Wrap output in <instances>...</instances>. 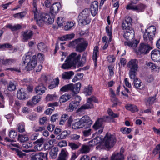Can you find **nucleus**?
<instances>
[{"instance_id":"f257e3e1","label":"nucleus","mask_w":160,"mask_h":160,"mask_svg":"<svg viewBox=\"0 0 160 160\" xmlns=\"http://www.w3.org/2000/svg\"><path fill=\"white\" fill-rule=\"evenodd\" d=\"M77 54L72 52L70 54L65 61L61 67L63 69H75L76 68H79L83 65L86 61V56L83 55L81 60H79L81 57L80 54L76 56Z\"/></svg>"},{"instance_id":"f03ea898","label":"nucleus","mask_w":160,"mask_h":160,"mask_svg":"<svg viewBox=\"0 0 160 160\" xmlns=\"http://www.w3.org/2000/svg\"><path fill=\"white\" fill-rule=\"evenodd\" d=\"M36 55H33L32 57L28 53H27L23 56L22 59V65H25L26 63H27V66L26 67L27 70H32L34 69L37 64V61Z\"/></svg>"},{"instance_id":"7ed1b4c3","label":"nucleus","mask_w":160,"mask_h":160,"mask_svg":"<svg viewBox=\"0 0 160 160\" xmlns=\"http://www.w3.org/2000/svg\"><path fill=\"white\" fill-rule=\"evenodd\" d=\"M88 45L87 41L82 38H80L71 42L69 44V47H75L76 51L79 52L84 51Z\"/></svg>"},{"instance_id":"20e7f679","label":"nucleus","mask_w":160,"mask_h":160,"mask_svg":"<svg viewBox=\"0 0 160 160\" xmlns=\"http://www.w3.org/2000/svg\"><path fill=\"white\" fill-rule=\"evenodd\" d=\"M90 10L86 8L84 9L78 16V21L79 24L85 25L90 23L91 20L89 18L90 15Z\"/></svg>"},{"instance_id":"39448f33","label":"nucleus","mask_w":160,"mask_h":160,"mask_svg":"<svg viewBox=\"0 0 160 160\" xmlns=\"http://www.w3.org/2000/svg\"><path fill=\"white\" fill-rule=\"evenodd\" d=\"M36 19L37 23L39 26H41L44 22L49 24H52L54 22L53 17H51L49 14L41 13L38 15L37 18H35Z\"/></svg>"},{"instance_id":"423d86ee","label":"nucleus","mask_w":160,"mask_h":160,"mask_svg":"<svg viewBox=\"0 0 160 160\" xmlns=\"http://www.w3.org/2000/svg\"><path fill=\"white\" fill-rule=\"evenodd\" d=\"M115 142V137L109 133H107L103 138L102 148L109 149L113 147Z\"/></svg>"},{"instance_id":"0eeeda50","label":"nucleus","mask_w":160,"mask_h":160,"mask_svg":"<svg viewBox=\"0 0 160 160\" xmlns=\"http://www.w3.org/2000/svg\"><path fill=\"white\" fill-rule=\"evenodd\" d=\"M81 100V97L77 96L75 98V100L72 101L69 104L68 110L70 112H72L76 109L80 105V102Z\"/></svg>"},{"instance_id":"6e6552de","label":"nucleus","mask_w":160,"mask_h":160,"mask_svg":"<svg viewBox=\"0 0 160 160\" xmlns=\"http://www.w3.org/2000/svg\"><path fill=\"white\" fill-rule=\"evenodd\" d=\"M79 120L82 128H84V129H88L90 128L92 123V121L89 117L87 116L82 117Z\"/></svg>"},{"instance_id":"1a4fd4ad","label":"nucleus","mask_w":160,"mask_h":160,"mask_svg":"<svg viewBox=\"0 0 160 160\" xmlns=\"http://www.w3.org/2000/svg\"><path fill=\"white\" fill-rule=\"evenodd\" d=\"M109 118V116H106L103 117L102 118L98 119L93 125V128L95 130L99 129L100 128L103 127L102 126L103 122H108Z\"/></svg>"},{"instance_id":"9d476101","label":"nucleus","mask_w":160,"mask_h":160,"mask_svg":"<svg viewBox=\"0 0 160 160\" xmlns=\"http://www.w3.org/2000/svg\"><path fill=\"white\" fill-rule=\"evenodd\" d=\"M146 6L143 4L140 3L138 5H133L131 4L128 5L126 8L128 10H132L137 12H143Z\"/></svg>"},{"instance_id":"9b49d317","label":"nucleus","mask_w":160,"mask_h":160,"mask_svg":"<svg viewBox=\"0 0 160 160\" xmlns=\"http://www.w3.org/2000/svg\"><path fill=\"white\" fill-rule=\"evenodd\" d=\"M68 122V126L73 129H77L82 128L80 120L74 122L71 117H70Z\"/></svg>"},{"instance_id":"f8f14e48","label":"nucleus","mask_w":160,"mask_h":160,"mask_svg":"<svg viewBox=\"0 0 160 160\" xmlns=\"http://www.w3.org/2000/svg\"><path fill=\"white\" fill-rule=\"evenodd\" d=\"M48 153L40 152L35 154H33L30 157V160H47Z\"/></svg>"},{"instance_id":"ddd939ff","label":"nucleus","mask_w":160,"mask_h":160,"mask_svg":"<svg viewBox=\"0 0 160 160\" xmlns=\"http://www.w3.org/2000/svg\"><path fill=\"white\" fill-rule=\"evenodd\" d=\"M151 48L149 44H140L138 50V53L146 54L148 53Z\"/></svg>"},{"instance_id":"4468645a","label":"nucleus","mask_w":160,"mask_h":160,"mask_svg":"<svg viewBox=\"0 0 160 160\" xmlns=\"http://www.w3.org/2000/svg\"><path fill=\"white\" fill-rule=\"evenodd\" d=\"M61 7L60 3L59 2H57L52 4L50 8V12L53 15L58 13Z\"/></svg>"},{"instance_id":"2eb2a0df","label":"nucleus","mask_w":160,"mask_h":160,"mask_svg":"<svg viewBox=\"0 0 160 160\" xmlns=\"http://www.w3.org/2000/svg\"><path fill=\"white\" fill-rule=\"evenodd\" d=\"M132 19L131 17H128L124 21L122 24V28L124 31L128 30L130 28H131Z\"/></svg>"},{"instance_id":"dca6fc26","label":"nucleus","mask_w":160,"mask_h":160,"mask_svg":"<svg viewBox=\"0 0 160 160\" xmlns=\"http://www.w3.org/2000/svg\"><path fill=\"white\" fill-rule=\"evenodd\" d=\"M151 58L152 60L156 62L160 61V51L159 50L154 49L151 52Z\"/></svg>"},{"instance_id":"f3484780","label":"nucleus","mask_w":160,"mask_h":160,"mask_svg":"<svg viewBox=\"0 0 160 160\" xmlns=\"http://www.w3.org/2000/svg\"><path fill=\"white\" fill-rule=\"evenodd\" d=\"M138 61L136 59H131L128 63L127 66L131 70H137L138 68Z\"/></svg>"},{"instance_id":"a211bd4d","label":"nucleus","mask_w":160,"mask_h":160,"mask_svg":"<svg viewBox=\"0 0 160 160\" xmlns=\"http://www.w3.org/2000/svg\"><path fill=\"white\" fill-rule=\"evenodd\" d=\"M103 142V138L101 136H99L95 137L93 139L89 142L90 146H92L96 145V144L100 143L101 145H102V142Z\"/></svg>"},{"instance_id":"6ab92c4d","label":"nucleus","mask_w":160,"mask_h":160,"mask_svg":"<svg viewBox=\"0 0 160 160\" xmlns=\"http://www.w3.org/2000/svg\"><path fill=\"white\" fill-rule=\"evenodd\" d=\"M98 2L97 1H94L93 2L91 5L90 11L92 15L95 16L98 12Z\"/></svg>"},{"instance_id":"aec40b11","label":"nucleus","mask_w":160,"mask_h":160,"mask_svg":"<svg viewBox=\"0 0 160 160\" xmlns=\"http://www.w3.org/2000/svg\"><path fill=\"white\" fill-rule=\"evenodd\" d=\"M41 100V98L38 96H33L32 99L28 101L27 104L28 106L32 107L39 102Z\"/></svg>"},{"instance_id":"412c9836","label":"nucleus","mask_w":160,"mask_h":160,"mask_svg":"<svg viewBox=\"0 0 160 160\" xmlns=\"http://www.w3.org/2000/svg\"><path fill=\"white\" fill-rule=\"evenodd\" d=\"M134 85L137 89L142 90L145 88V85L142 83L140 80L136 78L134 81Z\"/></svg>"},{"instance_id":"4be33fe9","label":"nucleus","mask_w":160,"mask_h":160,"mask_svg":"<svg viewBox=\"0 0 160 160\" xmlns=\"http://www.w3.org/2000/svg\"><path fill=\"white\" fill-rule=\"evenodd\" d=\"M123 152V150H122L120 153L114 152L111 157V160H124Z\"/></svg>"},{"instance_id":"5701e85b","label":"nucleus","mask_w":160,"mask_h":160,"mask_svg":"<svg viewBox=\"0 0 160 160\" xmlns=\"http://www.w3.org/2000/svg\"><path fill=\"white\" fill-rule=\"evenodd\" d=\"M71 84L72 85V88L70 90L72 91V95H74L79 93L81 87V84L80 82H78L74 85L72 83Z\"/></svg>"},{"instance_id":"b1692460","label":"nucleus","mask_w":160,"mask_h":160,"mask_svg":"<svg viewBox=\"0 0 160 160\" xmlns=\"http://www.w3.org/2000/svg\"><path fill=\"white\" fill-rule=\"evenodd\" d=\"M44 142V139L42 138L38 139L34 142V148L36 150L40 151L42 149V146Z\"/></svg>"},{"instance_id":"393cba45","label":"nucleus","mask_w":160,"mask_h":160,"mask_svg":"<svg viewBox=\"0 0 160 160\" xmlns=\"http://www.w3.org/2000/svg\"><path fill=\"white\" fill-rule=\"evenodd\" d=\"M93 104L92 103H91L87 100V103L82 105L78 109V111L79 112H82L86 109L93 108Z\"/></svg>"},{"instance_id":"a878e982","label":"nucleus","mask_w":160,"mask_h":160,"mask_svg":"<svg viewBox=\"0 0 160 160\" xmlns=\"http://www.w3.org/2000/svg\"><path fill=\"white\" fill-rule=\"evenodd\" d=\"M134 31L132 28H130L128 30L124 31V37L127 40L129 39L134 36Z\"/></svg>"},{"instance_id":"bb28decb","label":"nucleus","mask_w":160,"mask_h":160,"mask_svg":"<svg viewBox=\"0 0 160 160\" xmlns=\"http://www.w3.org/2000/svg\"><path fill=\"white\" fill-rule=\"evenodd\" d=\"M33 34L32 32L30 30H26L22 32L23 39L25 41H27L30 38Z\"/></svg>"},{"instance_id":"cd10ccee","label":"nucleus","mask_w":160,"mask_h":160,"mask_svg":"<svg viewBox=\"0 0 160 160\" xmlns=\"http://www.w3.org/2000/svg\"><path fill=\"white\" fill-rule=\"evenodd\" d=\"M48 107H52L50 108L47 109L45 111V113L47 115H50L51 114L52 111L54 110V108L53 106H57L58 105V103L57 102H54L48 104Z\"/></svg>"},{"instance_id":"c85d7f7f","label":"nucleus","mask_w":160,"mask_h":160,"mask_svg":"<svg viewBox=\"0 0 160 160\" xmlns=\"http://www.w3.org/2000/svg\"><path fill=\"white\" fill-rule=\"evenodd\" d=\"M46 89L42 84L39 85L35 88V91L36 93L39 95H42L43 93Z\"/></svg>"},{"instance_id":"c756f323","label":"nucleus","mask_w":160,"mask_h":160,"mask_svg":"<svg viewBox=\"0 0 160 160\" xmlns=\"http://www.w3.org/2000/svg\"><path fill=\"white\" fill-rule=\"evenodd\" d=\"M153 37L154 36H151L150 34L146 32L143 35V39L144 41L147 42L149 44L152 43Z\"/></svg>"},{"instance_id":"7c9ffc66","label":"nucleus","mask_w":160,"mask_h":160,"mask_svg":"<svg viewBox=\"0 0 160 160\" xmlns=\"http://www.w3.org/2000/svg\"><path fill=\"white\" fill-rule=\"evenodd\" d=\"M68 155V153L66 150L62 149L57 160H66V158Z\"/></svg>"},{"instance_id":"2f4dec72","label":"nucleus","mask_w":160,"mask_h":160,"mask_svg":"<svg viewBox=\"0 0 160 160\" xmlns=\"http://www.w3.org/2000/svg\"><path fill=\"white\" fill-rule=\"evenodd\" d=\"M139 42L138 41L135 40L132 41H128L124 42L125 45L128 46L129 47L132 48L133 49H135L137 46Z\"/></svg>"},{"instance_id":"473e14b6","label":"nucleus","mask_w":160,"mask_h":160,"mask_svg":"<svg viewBox=\"0 0 160 160\" xmlns=\"http://www.w3.org/2000/svg\"><path fill=\"white\" fill-rule=\"evenodd\" d=\"M145 67L151 70L155 69H160V67L157 66L153 63L150 62H146L145 65Z\"/></svg>"},{"instance_id":"72a5a7b5","label":"nucleus","mask_w":160,"mask_h":160,"mask_svg":"<svg viewBox=\"0 0 160 160\" xmlns=\"http://www.w3.org/2000/svg\"><path fill=\"white\" fill-rule=\"evenodd\" d=\"M58 151V148L54 147L52 148L49 152L50 157L52 159L56 158L57 157Z\"/></svg>"},{"instance_id":"f704fd0d","label":"nucleus","mask_w":160,"mask_h":160,"mask_svg":"<svg viewBox=\"0 0 160 160\" xmlns=\"http://www.w3.org/2000/svg\"><path fill=\"white\" fill-rule=\"evenodd\" d=\"M16 60L14 59L9 58L7 59H1L0 62L3 64L11 65L16 62Z\"/></svg>"},{"instance_id":"c9c22d12","label":"nucleus","mask_w":160,"mask_h":160,"mask_svg":"<svg viewBox=\"0 0 160 160\" xmlns=\"http://www.w3.org/2000/svg\"><path fill=\"white\" fill-rule=\"evenodd\" d=\"M6 28H8L12 31H17L22 28V26L20 24H17L14 25L11 24H9L6 26Z\"/></svg>"},{"instance_id":"e433bc0d","label":"nucleus","mask_w":160,"mask_h":160,"mask_svg":"<svg viewBox=\"0 0 160 160\" xmlns=\"http://www.w3.org/2000/svg\"><path fill=\"white\" fill-rule=\"evenodd\" d=\"M17 97L18 99L21 100L25 99L26 98V95L23 90L21 89L18 91Z\"/></svg>"},{"instance_id":"4c0bfd02","label":"nucleus","mask_w":160,"mask_h":160,"mask_svg":"<svg viewBox=\"0 0 160 160\" xmlns=\"http://www.w3.org/2000/svg\"><path fill=\"white\" fill-rule=\"evenodd\" d=\"M125 108L126 109L132 112H135L138 111L137 106L134 105L128 104L126 105Z\"/></svg>"},{"instance_id":"58836bf2","label":"nucleus","mask_w":160,"mask_h":160,"mask_svg":"<svg viewBox=\"0 0 160 160\" xmlns=\"http://www.w3.org/2000/svg\"><path fill=\"white\" fill-rule=\"evenodd\" d=\"M74 74V73L71 71L65 72L62 74V78L65 79H69Z\"/></svg>"},{"instance_id":"ea45409f","label":"nucleus","mask_w":160,"mask_h":160,"mask_svg":"<svg viewBox=\"0 0 160 160\" xmlns=\"http://www.w3.org/2000/svg\"><path fill=\"white\" fill-rule=\"evenodd\" d=\"M39 0H33V11L34 13V18H37L38 15H39L40 13L38 12L37 8V3Z\"/></svg>"},{"instance_id":"a19ab883","label":"nucleus","mask_w":160,"mask_h":160,"mask_svg":"<svg viewBox=\"0 0 160 160\" xmlns=\"http://www.w3.org/2000/svg\"><path fill=\"white\" fill-rule=\"evenodd\" d=\"M71 95L68 94H64L62 95L60 98V102H64L69 100L71 98Z\"/></svg>"},{"instance_id":"79ce46f5","label":"nucleus","mask_w":160,"mask_h":160,"mask_svg":"<svg viewBox=\"0 0 160 160\" xmlns=\"http://www.w3.org/2000/svg\"><path fill=\"white\" fill-rule=\"evenodd\" d=\"M98 47L96 46L94 48L92 56V59L95 62V66L96 65V61L98 57Z\"/></svg>"},{"instance_id":"37998d69","label":"nucleus","mask_w":160,"mask_h":160,"mask_svg":"<svg viewBox=\"0 0 160 160\" xmlns=\"http://www.w3.org/2000/svg\"><path fill=\"white\" fill-rule=\"evenodd\" d=\"M156 30L155 27L153 26H152L149 27L147 30H146L145 32L150 34L151 36H154Z\"/></svg>"},{"instance_id":"c03bdc74","label":"nucleus","mask_w":160,"mask_h":160,"mask_svg":"<svg viewBox=\"0 0 160 160\" xmlns=\"http://www.w3.org/2000/svg\"><path fill=\"white\" fill-rule=\"evenodd\" d=\"M92 85H89L87 87H85L83 92L86 95H90L92 93Z\"/></svg>"},{"instance_id":"a18cd8bd","label":"nucleus","mask_w":160,"mask_h":160,"mask_svg":"<svg viewBox=\"0 0 160 160\" xmlns=\"http://www.w3.org/2000/svg\"><path fill=\"white\" fill-rule=\"evenodd\" d=\"M106 31L109 37L108 42H111L112 37V28L107 26L106 28Z\"/></svg>"},{"instance_id":"49530a36","label":"nucleus","mask_w":160,"mask_h":160,"mask_svg":"<svg viewBox=\"0 0 160 160\" xmlns=\"http://www.w3.org/2000/svg\"><path fill=\"white\" fill-rule=\"evenodd\" d=\"M38 49L42 52H45L47 50V46L43 42H40L38 45Z\"/></svg>"},{"instance_id":"de8ad7c7","label":"nucleus","mask_w":160,"mask_h":160,"mask_svg":"<svg viewBox=\"0 0 160 160\" xmlns=\"http://www.w3.org/2000/svg\"><path fill=\"white\" fill-rule=\"evenodd\" d=\"M90 148L89 146L87 145H83L80 150V152L81 153H86L90 151Z\"/></svg>"},{"instance_id":"09e8293b","label":"nucleus","mask_w":160,"mask_h":160,"mask_svg":"<svg viewBox=\"0 0 160 160\" xmlns=\"http://www.w3.org/2000/svg\"><path fill=\"white\" fill-rule=\"evenodd\" d=\"M65 18L62 17H59L57 20V23L58 26L61 27L63 26L65 24Z\"/></svg>"},{"instance_id":"8fccbe9b","label":"nucleus","mask_w":160,"mask_h":160,"mask_svg":"<svg viewBox=\"0 0 160 160\" xmlns=\"http://www.w3.org/2000/svg\"><path fill=\"white\" fill-rule=\"evenodd\" d=\"M72 88V85L70 83L65 85L64 86L62 87L60 89V91L62 92H65L68 91L69 90H70Z\"/></svg>"},{"instance_id":"3c124183","label":"nucleus","mask_w":160,"mask_h":160,"mask_svg":"<svg viewBox=\"0 0 160 160\" xmlns=\"http://www.w3.org/2000/svg\"><path fill=\"white\" fill-rule=\"evenodd\" d=\"M74 34H67L60 38V40L61 41L67 40H70L74 38Z\"/></svg>"},{"instance_id":"603ef678","label":"nucleus","mask_w":160,"mask_h":160,"mask_svg":"<svg viewBox=\"0 0 160 160\" xmlns=\"http://www.w3.org/2000/svg\"><path fill=\"white\" fill-rule=\"evenodd\" d=\"M155 99L154 98L150 97L146 99L145 102L147 106H149L154 102Z\"/></svg>"},{"instance_id":"864d4df0","label":"nucleus","mask_w":160,"mask_h":160,"mask_svg":"<svg viewBox=\"0 0 160 160\" xmlns=\"http://www.w3.org/2000/svg\"><path fill=\"white\" fill-rule=\"evenodd\" d=\"M59 80L58 78H56L53 81L52 83L49 86L50 89H52L56 87L59 83Z\"/></svg>"},{"instance_id":"5fc2aeb1","label":"nucleus","mask_w":160,"mask_h":160,"mask_svg":"<svg viewBox=\"0 0 160 160\" xmlns=\"http://www.w3.org/2000/svg\"><path fill=\"white\" fill-rule=\"evenodd\" d=\"M26 12H22L14 14L13 16L15 18L22 19L26 15Z\"/></svg>"},{"instance_id":"6e6d98bb","label":"nucleus","mask_w":160,"mask_h":160,"mask_svg":"<svg viewBox=\"0 0 160 160\" xmlns=\"http://www.w3.org/2000/svg\"><path fill=\"white\" fill-rule=\"evenodd\" d=\"M107 113L108 115L112 118H118L119 116L118 114L114 113L112 111L110 108L108 109L107 110Z\"/></svg>"},{"instance_id":"4d7b16f0","label":"nucleus","mask_w":160,"mask_h":160,"mask_svg":"<svg viewBox=\"0 0 160 160\" xmlns=\"http://www.w3.org/2000/svg\"><path fill=\"white\" fill-rule=\"evenodd\" d=\"M85 129V130L82 131L83 135L84 136H88L91 135V134L92 132V129L90 128H89L88 129Z\"/></svg>"},{"instance_id":"13d9d810","label":"nucleus","mask_w":160,"mask_h":160,"mask_svg":"<svg viewBox=\"0 0 160 160\" xmlns=\"http://www.w3.org/2000/svg\"><path fill=\"white\" fill-rule=\"evenodd\" d=\"M131 131L132 129L130 128L123 127L120 129V131L124 134H128Z\"/></svg>"},{"instance_id":"bf43d9fd","label":"nucleus","mask_w":160,"mask_h":160,"mask_svg":"<svg viewBox=\"0 0 160 160\" xmlns=\"http://www.w3.org/2000/svg\"><path fill=\"white\" fill-rule=\"evenodd\" d=\"M18 139L21 142H24L28 139V137L26 135H19Z\"/></svg>"},{"instance_id":"052dcab7","label":"nucleus","mask_w":160,"mask_h":160,"mask_svg":"<svg viewBox=\"0 0 160 160\" xmlns=\"http://www.w3.org/2000/svg\"><path fill=\"white\" fill-rule=\"evenodd\" d=\"M74 25V23L72 22H68L64 27V29L68 31L70 30Z\"/></svg>"},{"instance_id":"680f3d73","label":"nucleus","mask_w":160,"mask_h":160,"mask_svg":"<svg viewBox=\"0 0 160 160\" xmlns=\"http://www.w3.org/2000/svg\"><path fill=\"white\" fill-rule=\"evenodd\" d=\"M152 153L154 155H156L160 153V143L156 146L153 151Z\"/></svg>"},{"instance_id":"e2e57ef3","label":"nucleus","mask_w":160,"mask_h":160,"mask_svg":"<svg viewBox=\"0 0 160 160\" xmlns=\"http://www.w3.org/2000/svg\"><path fill=\"white\" fill-rule=\"evenodd\" d=\"M56 98V96L55 95H48L46 98V99L47 101H51L54 100Z\"/></svg>"},{"instance_id":"0e129e2a","label":"nucleus","mask_w":160,"mask_h":160,"mask_svg":"<svg viewBox=\"0 0 160 160\" xmlns=\"http://www.w3.org/2000/svg\"><path fill=\"white\" fill-rule=\"evenodd\" d=\"M16 88V86L15 84L11 82L9 83L8 86V89L10 91H13Z\"/></svg>"},{"instance_id":"69168bd1","label":"nucleus","mask_w":160,"mask_h":160,"mask_svg":"<svg viewBox=\"0 0 160 160\" xmlns=\"http://www.w3.org/2000/svg\"><path fill=\"white\" fill-rule=\"evenodd\" d=\"M112 100L113 103L112 105V107H115L117 105H120L122 103L120 101L115 98H114Z\"/></svg>"},{"instance_id":"338daca9","label":"nucleus","mask_w":160,"mask_h":160,"mask_svg":"<svg viewBox=\"0 0 160 160\" xmlns=\"http://www.w3.org/2000/svg\"><path fill=\"white\" fill-rule=\"evenodd\" d=\"M87 100H88V101L90 102L91 103H92V102L95 103L98 102V99L94 96H92L88 98Z\"/></svg>"},{"instance_id":"774afa93","label":"nucleus","mask_w":160,"mask_h":160,"mask_svg":"<svg viewBox=\"0 0 160 160\" xmlns=\"http://www.w3.org/2000/svg\"><path fill=\"white\" fill-rule=\"evenodd\" d=\"M17 135V132L13 130H11L9 133V136L12 139L15 138L16 136Z\"/></svg>"}]
</instances>
